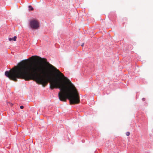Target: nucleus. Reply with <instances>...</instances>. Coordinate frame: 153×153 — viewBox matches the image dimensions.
<instances>
[{
  "mask_svg": "<svg viewBox=\"0 0 153 153\" xmlns=\"http://www.w3.org/2000/svg\"><path fill=\"white\" fill-rule=\"evenodd\" d=\"M20 108L21 109H22L24 108V106L22 105H21L20 106Z\"/></svg>",
  "mask_w": 153,
  "mask_h": 153,
  "instance_id": "obj_6",
  "label": "nucleus"
},
{
  "mask_svg": "<svg viewBox=\"0 0 153 153\" xmlns=\"http://www.w3.org/2000/svg\"><path fill=\"white\" fill-rule=\"evenodd\" d=\"M30 26L32 29H37L39 27V24L37 20L33 19L30 21Z\"/></svg>",
  "mask_w": 153,
  "mask_h": 153,
  "instance_id": "obj_2",
  "label": "nucleus"
},
{
  "mask_svg": "<svg viewBox=\"0 0 153 153\" xmlns=\"http://www.w3.org/2000/svg\"><path fill=\"white\" fill-rule=\"evenodd\" d=\"M84 43H83L82 45H81V46H84Z\"/></svg>",
  "mask_w": 153,
  "mask_h": 153,
  "instance_id": "obj_8",
  "label": "nucleus"
},
{
  "mask_svg": "<svg viewBox=\"0 0 153 153\" xmlns=\"http://www.w3.org/2000/svg\"><path fill=\"white\" fill-rule=\"evenodd\" d=\"M130 134V132H127L126 133V135L127 136H129Z\"/></svg>",
  "mask_w": 153,
  "mask_h": 153,
  "instance_id": "obj_5",
  "label": "nucleus"
},
{
  "mask_svg": "<svg viewBox=\"0 0 153 153\" xmlns=\"http://www.w3.org/2000/svg\"><path fill=\"white\" fill-rule=\"evenodd\" d=\"M40 58L44 65L31 62L26 59L21 62L18 66H15L10 71H6L5 75L15 82L18 79L28 81L32 80L36 83L45 87L48 82L50 88H59L58 93L59 100L66 102L67 100V78L54 66L47 62L45 58Z\"/></svg>",
  "mask_w": 153,
  "mask_h": 153,
  "instance_id": "obj_1",
  "label": "nucleus"
},
{
  "mask_svg": "<svg viewBox=\"0 0 153 153\" xmlns=\"http://www.w3.org/2000/svg\"><path fill=\"white\" fill-rule=\"evenodd\" d=\"M16 38H17L16 36H15L13 38H9V41H11L12 40H13V41H15L16 40Z\"/></svg>",
  "mask_w": 153,
  "mask_h": 153,
  "instance_id": "obj_3",
  "label": "nucleus"
},
{
  "mask_svg": "<svg viewBox=\"0 0 153 153\" xmlns=\"http://www.w3.org/2000/svg\"><path fill=\"white\" fill-rule=\"evenodd\" d=\"M33 57H34V56H32L31 57H30V59H33Z\"/></svg>",
  "mask_w": 153,
  "mask_h": 153,
  "instance_id": "obj_7",
  "label": "nucleus"
},
{
  "mask_svg": "<svg viewBox=\"0 0 153 153\" xmlns=\"http://www.w3.org/2000/svg\"><path fill=\"white\" fill-rule=\"evenodd\" d=\"M29 10H33V8L31 6H29Z\"/></svg>",
  "mask_w": 153,
  "mask_h": 153,
  "instance_id": "obj_4",
  "label": "nucleus"
}]
</instances>
